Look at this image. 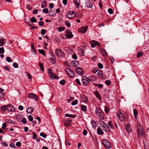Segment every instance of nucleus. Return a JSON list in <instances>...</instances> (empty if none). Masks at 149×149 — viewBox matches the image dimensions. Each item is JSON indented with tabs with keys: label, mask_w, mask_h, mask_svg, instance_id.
I'll return each mask as SVG.
<instances>
[{
	"label": "nucleus",
	"mask_w": 149,
	"mask_h": 149,
	"mask_svg": "<svg viewBox=\"0 0 149 149\" xmlns=\"http://www.w3.org/2000/svg\"><path fill=\"white\" fill-rule=\"evenodd\" d=\"M28 119H29V120L30 121H33V118L32 117V116H31V115H29L28 116Z\"/></svg>",
	"instance_id": "6e6d98bb"
},
{
	"label": "nucleus",
	"mask_w": 149,
	"mask_h": 149,
	"mask_svg": "<svg viewBox=\"0 0 149 149\" xmlns=\"http://www.w3.org/2000/svg\"><path fill=\"white\" fill-rule=\"evenodd\" d=\"M30 21L31 23H33L36 22L37 20L34 17H32L30 19Z\"/></svg>",
	"instance_id": "72a5a7b5"
},
{
	"label": "nucleus",
	"mask_w": 149,
	"mask_h": 149,
	"mask_svg": "<svg viewBox=\"0 0 149 149\" xmlns=\"http://www.w3.org/2000/svg\"><path fill=\"white\" fill-rule=\"evenodd\" d=\"M91 124L93 127L95 129L96 127V125L95 122L94 120H92L91 121Z\"/></svg>",
	"instance_id": "bb28decb"
},
{
	"label": "nucleus",
	"mask_w": 149,
	"mask_h": 149,
	"mask_svg": "<svg viewBox=\"0 0 149 149\" xmlns=\"http://www.w3.org/2000/svg\"><path fill=\"white\" fill-rule=\"evenodd\" d=\"M75 82L78 85H80L81 83L79 79H77L75 80Z\"/></svg>",
	"instance_id": "052dcab7"
},
{
	"label": "nucleus",
	"mask_w": 149,
	"mask_h": 149,
	"mask_svg": "<svg viewBox=\"0 0 149 149\" xmlns=\"http://www.w3.org/2000/svg\"><path fill=\"white\" fill-rule=\"evenodd\" d=\"M7 110L8 111H12L15 110L14 107L12 105H6Z\"/></svg>",
	"instance_id": "f8f14e48"
},
{
	"label": "nucleus",
	"mask_w": 149,
	"mask_h": 149,
	"mask_svg": "<svg viewBox=\"0 0 149 149\" xmlns=\"http://www.w3.org/2000/svg\"><path fill=\"white\" fill-rule=\"evenodd\" d=\"M1 109L3 111L7 110L6 105L2 106L0 107Z\"/></svg>",
	"instance_id": "473e14b6"
},
{
	"label": "nucleus",
	"mask_w": 149,
	"mask_h": 149,
	"mask_svg": "<svg viewBox=\"0 0 149 149\" xmlns=\"http://www.w3.org/2000/svg\"><path fill=\"white\" fill-rule=\"evenodd\" d=\"M126 130L127 131L130 133V132L131 131V128L130 127V125L129 124L127 125L126 127Z\"/></svg>",
	"instance_id": "c85d7f7f"
},
{
	"label": "nucleus",
	"mask_w": 149,
	"mask_h": 149,
	"mask_svg": "<svg viewBox=\"0 0 149 149\" xmlns=\"http://www.w3.org/2000/svg\"><path fill=\"white\" fill-rule=\"evenodd\" d=\"M33 138L34 139H36L37 138V136L36 135V133L35 132H33Z\"/></svg>",
	"instance_id": "5fc2aeb1"
},
{
	"label": "nucleus",
	"mask_w": 149,
	"mask_h": 149,
	"mask_svg": "<svg viewBox=\"0 0 149 149\" xmlns=\"http://www.w3.org/2000/svg\"><path fill=\"white\" fill-rule=\"evenodd\" d=\"M4 52V49L3 48L1 47L0 48V54L1 53H3Z\"/></svg>",
	"instance_id": "13d9d810"
},
{
	"label": "nucleus",
	"mask_w": 149,
	"mask_h": 149,
	"mask_svg": "<svg viewBox=\"0 0 149 149\" xmlns=\"http://www.w3.org/2000/svg\"><path fill=\"white\" fill-rule=\"evenodd\" d=\"M73 35L72 34L71 32L69 31H67L66 32V36L68 38H71L73 36Z\"/></svg>",
	"instance_id": "dca6fc26"
},
{
	"label": "nucleus",
	"mask_w": 149,
	"mask_h": 149,
	"mask_svg": "<svg viewBox=\"0 0 149 149\" xmlns=\"http://www.w3.org/2000/svg\"><path fill=\"white\" fill-rule=\"evenodd\" d=\"M93 84L97 86L98 87L100 88H102L103 86V85L102 84H96L95 83H93Z\"/></svg>",
	"instance_id": "4c0bfd02"
},
{
	"label": "nucleus",
	"mask_w": 149,
	"mask_h": 149,
	"mask_svg": "<svg viewBox=\"0 0 149 149\" xmlns=\"http://www.w3.org/2000/svg\"><path fill=\"white\" fill-rule=\"evenodd\" d=\"M101 52L102 54L104 56H106L107 54V52L105 50L102 49L101 50Z\"/></svg>",
	"instance_id": "7c9ffc66"
},
{
	"label": "nucleus",
	"mask_w": 149,
	"mask_h": 149,
	"mask_svg": "<svg viewBox=\"0 0 149 149\" xmlns=\"http://www.w3.org/2000/svg\"><path fill=\"white\" fill-rule=\"evenodd\" d=\"M81 100L84 102H87V97L84 95H82L81 96Z\"/></svg>",
	"instance_id": "412c9836"
},
{
	"label": "nucleus",
	"mask_w": 149,
	"mask_h": 149,
	"mask_svg": "<svg viewBox=\"0 0 149 149\" xmlns=\"http://www.w3.org/2000/svg\"><path fill=\"white\" fill-rule=\"evenodd\" d=\"M43 12L45 14L48 13V9L47 8H45L43 9Z\"/></svg>",
	"instance_id": "864d4df0"
},
{
	"label": "nucleus",
	"mask_w": 149,
	"mask_h": 149,
	"mask_svg": "<svg viewBox=\"0 0 149 149\" xmlns=\"http://www.w3.org/2000/svg\"><path fill=\"white\" fill-rule=\"evenodd\" d=\"M78 53L80 56H83L84 54V51L81 48L78 49Z\"/></svg>",
	"instance_id": "cd10ccee"
},
{
	"label": "nucleus",
	"mask_w": 149,
	"mask_h": 149,
	"mask_svg": "<svg viewBox=\"0 0 149 149\" xmlns=\"http://www.w3.org/2000/svg\"><path fill=\"white\" fill-rule=\"evenodd\" d=\"M89 79L85 76L82 77L81 81L83 84L84 86H87L89 83Z\"/></svg>",
	"instance_id": "39448f33"
},
{
	"label": "nucleus",
	"mask_w": 149,
	"mask_h": 149,
	"mask_svg": "<svg viewBox=\"0 0 149 149\" xmlns=\"http://www.w3.org/2000/svg\"><path fill=\"white\" fill-rule=\"evenodd\" d=\"M58 31L59 32H61L63 31H64L65 29V28L61 26L58 28Z\"/></svg>",
	"instance_id": "de8ad7c7"
},
{
	"label": "nucleus",
	"mask_w": 149,
	"mask_h": 149,
	"mask_svg": "<svg viewBox=\"0 0 149 149\" xmlns=\"http://www.w3.org/2000/svg\"><path fill=\"white\" fill-rule=\"evenodd\" d=\"M108 11L109 13L110 14H113V10L111 8L109 9L108 10Z\"/></svg>",
	"instance_id": "680f3d73"
},
{
	"label": "nucleus",
	"mask_w": 149,
	"mask_h": 149,
	"mask_svg": "<svg viewBox=\"0 0 149 149\" xmlns=\"http://www.w3.org/2000/svg\"><path fill=\"white\" fill-rule=\"evenodd\" d=\"M65 70L70 77L72 78L75 76V74L74 71L69 68H67L65 69Z\"/></svg>",
	"instance_id": "7ed1b4c3"
},
{
	"label": "nucleus",
	"mask_w": 149,
	"mask_h": 149,
	"mask_svg": "<svg viewBox=\"0 0 149 149\" xmlns=\"http://www.w3.org/2000/svg\"><path fill=\"white\" fill-rule=\"evenodd\" d=\"M65 116L66 117H69L72 118H74L75 117V116L73 115L68 114H66L65 115Z\"/></svg>",
	"instance_id": "ea45409f"
},
{
	"label": "nucleus",
	"mask_w": 149,
	"mask_h": 149,
	"mask_svg": "<svg viewBox=\"0 0 149 149\" xmlns=\"http://www.w3.org/2000/svg\"><path fill=\"white\" fill-rule=\"evenodd\" d=\"M143 55V52H138L137 55V56L138 58H139L140 57L142 56Z\"/></svg>",
	"instance_id": "49530a36"
},
{
	"label": "nucleus",
	"mask_w": 149,
	"mask_h": 149,
	"mask_svg": "<svg viewBox=\"0 0 149 149\" xmlns=\"http://www.w3.org/2000/svg\"><path fill=\"white\" fill-rule=\"evenodd\" d=\"M86 6L87 8H91L93 7V4L91 1H88L86 2Z\"/></svg>",
	"instance_id": "4468645a"
},
{
	"label": "nucleus",
	"mask_w": 149,
	"mask_h": 149,
	"mask_svg": "<svg viewBox=\"0 0 149 149\" xmlns=\"http://www.w3.org/2000/svg\"><path fill=\"white\" fill-rule=\"evenodd\" d=\"M64 125L65 126L67 127L71 126V125L70 123L67 121L65 122Z\"/></svg>",
	"instance_id": "37998d69"
},
{
	"label": "nucleus",
	"mask_w": 149,
	"mask_h": 149,
	"mask_svg": "<svg viewBox=\"0 0 149 149\" xmlns=\"http://www.w3.org/2000/svg\"><path fill=\"white\" fill-rule=\"evenodd\" d=\"M98 68H95L92 70V72L93 73L95 74L98 71Z\"/></svg>",
	"instance_id": "a18cd8bd"
},
{
	"label": "nucleus",
	"mask_w": 149,
	"mask_h": 149,
	"mask_svg": "<svg viewBox=\"0 0 149 149\" xmlns=\"http://www.w3.org/2000/svg\"><path fill=\"white\" fill-rule=\"evenodd\" d=\"M65 81L64 80H62L60 81V84L62 85H64L65 84Z\"/></svg>",
	"instance_id": "338daca9"
},
{
	"label": "nucleus",
	"mask_w": 149,
	"mask_h": 149,
	"mask_svg": "<svg viewBox=\"0 0 149 149\" xmlns=\"http://www.w3.org/2000/svg\"><path fill=\"white\" fill-rule=\"evenodd\" d=\"M23 117L24 116L23 115L20 114H18L16 116V118L19 121L21 120V118H23Z\"/></svg>",
	"instance_id": "a878e982"
},
{
	"label": "nucleus",
	"mask_w": 149,
	"mask_h": 149,
	"mask_svg": "<svg viewBox=\"0 0 149 149\" xmlns=\"http://www.w3.org/2000/svg\"><path fill=\"white\" fill-rule=\"evenodd\" d=\"M133 112L135 117V118L136 119L138 115V113L137 110L135 109H134L133 110Z\"/></svg>",
	"instance_id": "c756f323"
},
{
	"label": "nucleus",
	"mask_w": 149,
	"mask_h": 149,
	"mask_svg": "<svg viewBox=\"0 0 149 149\" xmlns=\"http://www.w3.org/2000/svg\"><path fill=\"white\" fill-rule=\"evenodd\" d=\"M48 72L49 76V77L51 79H58V77L57 76L56 74H54L52 71L51 69H48Z\"/></svg>",
	"instance_id": "f03ea898"
},
{
	"label": "nucleus",
	"mask_w": 149,
	"mask_h": 149,
	"mask_svg": "<svg viewBox=\"0 0 149 149\" xmlns=\"http://www.w3.org/2000/svg\"><path fill=\"white\" fill-rule=\"evenodd\" d=\"M89 80H90V81L93 82L95 81L96 79V77L95 76H91L89 77Z\"/></svg>",
	"instance_id": "393cba45"
},
{
	"label": "nucleus",
	"mask_w": 149,
	"mask_h": 149,
	"mask_svg": "<svg viewBox=\"0 0 149 149\" xmlns=\"http://www.w3.org/2000/svg\"><path fill=\"white\" fill-rule=\"evenodd\" d=\"M117 115L119 120L121 121H122L125 120V117L121 111H119L117 113Z\"/></svg>",
	"instance_id": "1a4fd4ad"
},
{
	"label": "nucleus",
	"mask_w": 149,
	"mask_h": 149,
	"mask_svg": "<svg viewBox=\"0 0 149 149\" xmlns=\"http://www.w3.org/2000/svg\"><path fill=\"white\" fill-rule=\"evenodd\" d=\"M103 72L102 70H100L98 73V75L100 78H102V74Z\"/></svg>",
	"instance_id": "e433bc0d"
},
{
	"label": "nucleus",
	"mask_w": 149,
	"mask_h": 149,
	"mask_svg": "<svg viewBox=\"0 0 149 149\" xmlns=\"http://www.w3.org/2000/svg\"><path fill=\"white\" fill-rule=\"evenodd\" d=\"M94 94L95 95H96L97 97L100 100H102V97L101 95L97 91H96L94 92Z\"/></svg>",
	"instance_id": "6ab92c4d"
},
{
	"label": "nucleus",
	"mask_w": 149,
	"mask_h": 149,
	"mask_svg": "<svg viewBox=\"0 0 149 149\" xmlns=\"http://www.w3.org/2000/svg\"><path fill=\"white\" fill-rule=\"evenodd\" d=\"M48 15L51 17H53L56 15L55 11H52L51 9H50L48 13Z\"/></svg>",
	"instance_id": "a211bd4d"
},
{
	"label": "nucleus",
	"mask_w": 149,
	"mask_h": 149,
	"mask_svg": "<svg viewBox=\"0 0 149 149\" xmlns=\"http://www.w3.org/2000/svg\"><path fill=\"white\" fill-rule=\"evenodd\" d=\"M6 126V123H4L2 125V128L3 130L4 129Z\"/></svg>",
	"instance_id": "0e129e2a"
},
{
	"label": "nucleus",
	"mask_w": 149,
	"mask_h": 149,
	"mask_svg": "<svg viewBox=\"0 0 149 149\" xmlns=\"http://www.w3.org/2000/svg\"><path fill=\"white\" fill-rule=\"evenodd\" d=\"M138 132L139 134L143 136H144L145 135L143 128L140 125L138 127Z\"/></svg>",
	"instance_id": "0eeeda50"
},
{
	"label": "nucleus",
	"mask_w": 149,
	"mask_h": 149,
	"mask_svg": "<svg viewBox=\"0 0 149 149\" xmlns=\"http://www.w3.org/2000/svg\"><path fill=\"white\" fill-rule=\"evenodd\" d=\"M102 142L103 144L106 148L109 149L111 147V144L107 140L104 139L102 141Z\"/></svg>",
	"instance_id": "423d86ee"
},
{
	"label": "nucleus",
	"mask_w": 149,
	"mask_h": 149,
	"mask_svg": "<svg viewBox=\"0 0 149 149\" xmlns=\"http://www.w3.org/2000/svg\"><path fill=\"white\" fill-rule=\"evenodd\" d=\"M98 67L100 69H102L103 68V65L101 63H99L98 64Z\"/></svg>",
	"instance_id": "774afa93"
},
{
	"label": "nucleus",
	"mask_w": 149,
	"mask_h": 149,
	"mask_svg": "<svg viewBox=\"0 0 149 149\" xmlns=\"http://www.w3.org/2000/svg\"><path fill=\"white\" fill-rule=\"evenodd\" d=\"M95 112L96 115L100 119L102 120L104 119V114L98 108H96Z\"/></svg>",
	"instance_id": "f257e3e1"
},
{
	"label": "nucleus",
	"mask_w": 149,
	"mask_h": 149,
	"mask_svg": "<svg viewBox=\"0 0 149 149\" xmlns=\"http://www.w3.org/2000/svg\"><path fill=\"white\" fill-rule=\"evenodd\" d=\"M7 122L9 124H14L15 123V122L12 121V120H7Z\"/></svg>",
	"instance_id": "58836bf2"
},
{
	"label": "nucleus",
	"mask_w": 149,
	"mask_h": 149,
	"mask_svg": "<svg viewBox=\"0 0 149 149\" xmlns=\"http://www.w3.org/2000/svg\"><path fill=\"white\" fill-rule=\"evenodd\" d=\"M78 100H75L74 101H73L71 103V104L72 105H74L77 104Z\"/></svg>",
	"instance_id": "c03bdc74"
},
{
	"label": "nucleus",
	"mask_w": 149,
	"mask_h": 149,
	"mask_svg": "<svg viewBox=\"0 0 149 149\" xmlns=\"http://www.w3.org/2000/svg\"><path fill=\"white\" fill-rule=\"evenodd\" d=\"M102 129L98 127L97 130V132L99 135H102L104 134L102 130Z\"/></svg>",
	"instance_id": "4be33fe9"
},
{
	"label": "nucleus",
	"mask_w": 149,
	"mask_h": 149,
	"mask_svg": "<svg viewBox=\"0 0 149 149\" xmlns=\"http://www.w3.org/2000/svg\"><path fill=\"white\" fill-rule=\"evenodd\" d=\"M38 51L39 52V53L41 54H42L45 56V51L43 50L40 49H39Z\"/></svg>",
	"instance_id": "f704fd0d"
},
{
	"label": "nucleus",
	"mask_w": 149,
	"mask_h": 149,
	"mask_svg": "<svg viewBox=\"0 0 149 149\" xmlns=\"http://www.w3.org/2000/svg\"><path fill=\"white\" fill-rule=\"evenodd\" d=\"M5 43V39L0 37V46H3L4 44Z\"/></svg>",
	"instance_id": "5701e85b"
},
{
	"label": "nucleus",
	"mask_w": 149,
	"mask_h": 149,
	"mask_svg": "<svg viewBox=\"0 0 149 149\" xmlns=\"http://www.w3.org/2000/svg\"><path fill=\"white\" fill-rule=\"evenodd\" d=\"M13 66L15 68H17L18 67V64L15 62L13 63Z\"/></svg>",
	"instance_id": "e2e57ef3"
},
{
	"label": "nucleus",
	"mask_w": 149,
	"mask_h": 149,
	"mask_svg": "<svg viewBox=\"0 0 149 149\" xmlns=\"http://www.w3.org/2000/svg\"><path fill=\"white\" fill-rule=\"evenodd\" d=\"M55 53L56 55L60 58L63 57L65 55V53L61 50L59 49H56V50Z\"/></svg>",
	"instance_id": "20e7f679"
},
{
	"label": "nucleus",
	"mask_w": 149,
	"mask_h": 149,
	"mask_svg": "<svg viewBox=\"0 0 149 149\" xmlns=\"http://www.w3.org/2000/svg\"><path fill=\"white\" fill-rule=\"evenodd\" d=\"M76 14L72 11H69L67 14V17L69 19L72 18L75 16Z\"/></svg>",
	"instance_id": "6e6552de"
},
{
	"label": "nucleus",
	"mask_w": 149,
	"mask_h": 149,
	"mask_svg": "<svg viewBox=\"0 0 149 149\" xmlns=\"http://www.w3.org/2000/svg\"><path fill=\"white\" fill-rule=\"evenodd\" d=\"M111 83V81L110 80H106L105 81V83L106 84V85L109 86L110 85Z\"/></svg>",
	"instance_id": "603ef678"
},
{
	"label": "nucleus",
	"mask_w": 149,
	"mask_h": 149,
	"mask_svg": "<svg viewBox=\"0 0 149 149\" xmlns=\"http://www.w3.org/2000/svg\"><path fill=\"white\" fill-rule=\"evenodd\" d=\"M28 97L30 98H33L36 101H37L38 99V97L36 95L33 93H30L28 95Z\"/></svg>",
	"instance_id": "ddd939ff"
},
{
	"label": "nucleus",
	"mask_w": 149,
	"mask_h": 149,
	"mask_svg": "<svg viewBox=\"0 0 149 149\" xmlns=\"http://www.w3.org/2000/svg\"><path fill=\"white\" fill-rule=\"evenodd\" d=\"M6 61L9 62H10L12 61V60L9 57H7L6 58Z\"/></svg>",
	"instance_id": "3c124183"
},
{
	"label": "nucleus",
	"mask_w": 149,
	"mask_h": 149,
	"mask_svg": "<svg viewBox=\"0 0 149 149\" xmlns=\"http://www.w3.org/2000/svg\"><path fill=\"white\" fill-rule=\"evenodd\" d=\"M88 28V27L87 26L82 27L79 29V31L82 33H85L87 31Z\"/></svg>",
	"instance_id": "2eb2a0df"
},
{
	"label": "nucleus",
	"mask_w": 149,
	"mask_h": 149,
	"mask_svg": "<svg viewBox=\"0 0 149 149\" xmlns=\"http://www.w3.org/2000/svg\"><path fill=\"white\" fill-rule=\"evenodd\" d=\"M101 127L102 128V130L107 132H109L111 131L110 127L107 124H105L104 125H103V126H101Z\"/></svg>",
	"instance_id": "9d476101"
},
{
	"label": "nucleus",
	"mask_w": 149,
	"mask_h": 149,
	"mask_svg": "<svg viewBox=\"0 0 149 149\" xmlns=\"http://www.w3.org/2000/svg\"><path fill=\"white\" fill-rule=\"evenodd\" d=\"M39 66L40 70H41L42 71H43L44 70V68L43 66V64L41 63H40L39 64Z\"/></svg>",
	"instance_id": "2f4dec72"
},
{
	"label": "nucleus",
	"mask_w": 149,
	"mask_h": 149,
	"mask_svg": "<svg viewBox=\"0 0 149 149\" xmlns=\"http://www.w3.org/2000/svg\"><path fill=\"white\" fill-rule=\"evenodd\" d=\"M92 42L93 43L95 44V46L96 45L98 46H100V44H99V43L96 41L93 40Z\"/></svg>",
	"instance_id": "a19ab883"
},
{
	"label": "nucleus",
	"mask_w": 149,
	"mask_h": 149,
	"mask_svg": "<svg viewBox=\"0 0 149 149\" xmlns=\"http://www.w3.org/2000/svg\"><path fill=\"white\" fill-rule=\"evenodd\" d=\"M99 123H100V126L101 127V126H103V125H104L105 124H106L105 123H104L103 121H100Z\"/></svg>",
	"instance_id": "69168bd1"
},
{
	"label": "nucleus",
	"mask_w": 149,
	"mask_h": 149,
	"mask_svg": "<svg viewBox=\"0 0 149 149\" xmlns=\"http://www.w3.org/2000/svg\"><path fill=\"white\" fill-rule=\"evenodd\" d=\"M46 31L45 29H42L41 31V34L42 35H44L46 33Z\"/></svg>",
	"instance_id": "8fccbe9b"
},
{
	"label": "nucleus",
	"mask_w": 149,
	"mask_h": 149,
	"mask_svg": "<svg viewBox=\"0 0 149 149\" xmlns=\"http://www.w3.org/2000/svg\"><path fill=\"white\" fill-rule=\"evenodd\" d=\"M65 24L68 27H69L70 26V24L68 21H65Z\"/></svg>",
	"instance_id": "bf43d9fd"
},
{
	"label": "nucleus",
	"mask_w": 149,
	"mask_h": 149,
	"mask_svg": "<svg viewBox=\"0 0 149 149\" xmlns=\"http://www.w3.org/2000/svg\"><path fill=\"white\" fill-rule=\"evenodd\" d=\"M74 2L76 8H78L80 4V0H74Z\"/></svg>",
	"instance_id": "f3484780"
},
{
	"label": "nucleus",
	"mask_w": 149,
	"mask_h": 149,
	"mask_svg": "<svg viewBox=\"0 0 149 149\" xmlns=\"http://www.w3.org/2000/svg\"><path fill=\"white\" fill-rule=\"evenodd\" d=\"M78 62L76 61H72L71 63V65L74 66H77L79 65Z\"/></svg>",
	"instance_id": "b1692460"
},
{
	"label": "nucleus",
	"mask_w": 149,
	"mask_h": 149,
	"mask_svg": "<svg viewBox=\"0 0 149 149\" xmlns=\"http://www.w3.org/2000/svg\"><path fill=\"white\" fill-rule=\"evenodd\" d=\"M76 71L78 74L81 75H82L84 74V72L81 68L78 67L76 68Z\"/></svg>",
	"instance_id": "9b49d317"
},
{
	"label": "nucleus",
	"mask_w": 149,
	"mask_h": 149,
	"mask_svg": "<svg viewBox=\"0 0 149 149\" xmlns=\"http://www.w3.org/2000/svg\"><path fill=\"white\" fill-rule=\"evenodd\" d=\"M87 109V107L86 106L82 105L81 107V110L82 111H86Z\"/></svg>",
	"instance_id": "79ce46f5"
},
{
	"label": "nucleus",
	"mask_w": 149,
	"mask_h": 149,
	"mask_svg": "<svg viewBox=\"0 0 149 149\" xmlns=\"http://www.w3.org/2000/svg\"><path fill=\"white\" fill-rule=\"evenodd\" d=\"M82 16V14L80 13H78L77 14H76V15L75 17H81Z\"/></svg>",
	"instance_id": "4d7b16f0"
},
{
	"label": "nucleus",
	"mask_w": 149,
	"mask_h": 149,
	"mask_svg": "<svg viewBox=\"0 0 149 149\" xmlns=\"http://www.w3.org/2000/svg\"><path fill=\"white\" fill-rule=\"evenodd\" d=\"M40 135L41 136L43 137L44 138H45L47 136V135L46 134H44L42 132L40 133Z\"/></svg>",
	"instance_id": "09e8293b"
},
{
	"label": "nucleus",
	"mask_w": 149,
	"mask_h": 149,
	"mask_svg": "<svg viewBox=\"0 0 149 149\" xmlns=\"http://www.w3.org/2000/svg\"><path fill=\"white\" fill-rule=\"evenodd\" d=\"M34 111V108L33 107H29L26 109V112L28 113H32Z\"/></svg>",
	"instance_id": "aec40b11"
},
{
	"label": "nucleus",
	"mask_w": 149,
	"mask_h": 149,
	"mask_svg": "<svg viewBox=\"0 0 149 149\" xmlns=\"http://www.w3.org/2000/svg\"><path fill=\"white\" fill-rule=\"evenodd\" d=\"M46 1H44L43 3H42L41 5V6L42 8H44L46 7Z\"/></svg>",
	"instance_id": "c9c22d12"
}]
</instances>
